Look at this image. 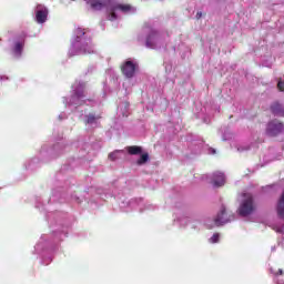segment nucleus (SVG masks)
I'll list each match as a JSON object with an SVG mask.
<instances>
[{
  "label": "nucleus",
  "mask_w": 284,
  "mask_h": 284,
  "mask_svg": "<svg viewBox=\"0 0 284 284\" xmlns=\"http://www.w3.org/2000/svg\"><path fill=\"white\" fill-rule=\"evenodd\" d=\"M256 210V204L254 203V196L251 193H245L243 195L242 203L239 207L240 216H250Z\"/></svg>",
  "instance_id": "obj_1"
},
{
  "label": "nucleus",
  "mask_w": 284,
  "mask_h": 284,
  "mask_svg": "<svg viewBox=\"0 0 284 284\" xmlns=\"http://www.w3.org/2000/svg\"><path fill=\"white\" fill-rule=\"evenodd\" d=\"M112 1L111 0H91L92 10H103V8H108L110 11L108 16L109 21H116V10H112Z\"/></svg>",
  "instance_id": "obj_2"
},
{
  "label": "nucleus",
  "mask_w": 284,
  "mask_h": 284,
  "mask_svg": "<svg viewBox=\"0 0 284 284\" xmlns=\"http://www.w3.org/2000/svg\"><path fill=\"white\" fill-rule=\"evenodd\" d=\"M234 219V215L231 213H227V210L224 205H222L220 212L216 214L214 219V223L217 227H221V225H225L226 223H230Z\"/></svg>",
  "instance_id": "obj_3"
},
{
  "label": "nucleus",
  "mask_w": 284,
  "mask_h": 284,
  "mask_svg": "<svg viewBox=\"0 0 284 284\" xmlns=\"http://www.w3.org/2000/svg\"><path fill=\"white\" fill-rule=\"evenodd\" d=\"M284 130V125L278 120H272L267 123L266 134L267 136H278Z\"/></svg>",
  "instance_id": "obj_4"
},
{
  "label": "nucleus",
  "mask_w": 284,
  "mask_h": 284,
  "mask_svg": "<svg viewBox=\"0 0 284 284\" xmlns=\"http://www.w3.org/2000/svg\"><path fill=\"white\" fill-rule=\"evenodd\" d=\"M121 72L126 79H132L136 73V63H133L132 60H128L121 65Z\"/></svg>",
  "instance_id": "obj_5"
},
{
  "label": "nucleus",
  "mask_w": 284,
  "mask_h": 284,
  "mask_svg": "<svg viewBox=\"0 0 284 284\" xmlns=\"http://www.w3.org/2000/svg\"><path fill=\"white\" fill-rule=\"evenodd\" d=\"M37 23H45L48 21V8L39 4L36 11Z\"/></svg>",
  "instance_id": "obj_6"
},
{
  "label": "nucleus",
  "mask_w": 284,
  "mask_h": 284,
  "mask_svg": "<svg viewBox=\"0 0 284 284\" xmlns=\"http://www.w3.org/2000/svg\"><path fill=\"white\" fill-rule=\"evenodd\" d=\"M211 183L214 187H223L225 185V174L221 171L214 172Z\"/></svg>",
  "instance_id": "obj_7"
},
{
  "label": "nucleus",
  "mask_w": 284,
  "mask_h": 284,
  "mask_svg": "<svg viewBox=\"0 0 284 284\" xmlns=\"http://www.w3.org/2000/svg\"><path fill=\"white\" fill-rule=\"evenodd\" d=\"M271 112L275 116H284V106L280 102H274L271 104Z\"/></svg>",
  "instance_id": "obj_8"
},
{
  "label": "nucleus",
  "mask_w": 284,
  "mask_h": 284,
  "mask_svg": "<svg viewBox=\"0 0 284 284\" xmlns=\"http://www.w3.org/2000/svg\"><path fill=\"white\" fill-rule=\"evenodd\" d=\"M126 152L131 154V156H136L143 152L141 146L132 145L126 148Z\"/></svg>",
  "instance_id": "obj_9"
},
{
  "label": "nucleus",
  "mask_w": 284,
  "mask_h": 284,
  "mask_svg": "<svg viewBox=\"0 0 284 284\" xmlns=\"http://www.w3.org/2000/svg\"><path fill=\"white\" fill-rule=\"evenodd\" d=\"M112 10H121V12H130L132 10V7L130 4H112Z\"/></svg>",
  "instance_id": "obj_10"
},
{
  "label": "nucleus",
  "mask_w": 284,
  "mask_h": 284,
  "mask_svg": "<svg viewBox=\"0 0 284 284\" xmlns=\"http://www.w3.org/2000/svg\"><path fill=\"white\" fill-rule=\"evenodd\" d=\"M149 160H150V155L148 153H144L138 160V165H143V164L148 163Z\"/></svg>",
  "instance_id": "obj_11"
},
{
  "label": "nucleus",
  "mask_w": 284,
  "mask_h": 284,
  "mask_svg": "<svg viewBox=\"0 0 284 284\" xmlns=\"http://www.w3.org/2000/svg\"><path fill=\"white\" fill-rule=\"evenodd\" d=\"M119 152H121V151L116 150V151H113V152L109 153V160L110 161L119 160Z\"/></svg>",
  "instance_id": "obj_12"
},
{
  "label": "nucleus",
  "mask_w": 284,
  "mask_h": 284,
  "mask_svg": "<svg viewBox=\"0 0 284 284\" xmlns=\"http://www.w3.org/2000/svg\"><path fill=\"white\" fill-rule=\"evenodd\" d=\"M97 119H101V116L95 118L94 114H89V115H87V123H89V124L94 123L97 121Z\"/></svg>",
  "instance_id": "obj_13"
},
{
  "label": "nucleus",
  "mask_w": 284,
  "mask_h": 284,
  "mask_svg": "<svg viewBox=\"0 0 284 284\" xmlns=\"http://www.w3.org/2000/svg\"><path fill=\"white\" fill-rule=\"evenodd\" d=\"M75 34H77V39H79L80 37L85 36V29L78 28V29L75 30Z\"/></svg>",
  "instance_id": "obj_14"
},
{
  "label": "nucleus",
  "mask_w": 284,
  "mask_h": 284,
  "mask_svg": "<svg viewBox=\"0 0 284 284\" xmlns=\"http://www.w3.org/2000/svg\"><path fill=\"white\" fill-rule=\"evenodd\" d=\"M221 235L219 233L213 234V236L210 239V243H219Z\"/></svg>",
  "instance_id": "obj_15"
},
{
  "label": "nucleus",
  "mask_w": 284,
  "mask_h": 284,
  "mask_svg": "<svg viewBox=\"0 0 284 284\" xmlns=\"http://www.w3.org/2000/svg\"><path fill=\"white\" fill-rule=\"evenodd\" d=\"M271 273H273L274 276H283V268H278L277 271H274V268H271Z\"/></svg>",
  "instance_id": "obj_16"
},
{
  "label": "nucleus",
  "mask_w": 284,
  "mask_h": 284,
  "mask_svg": "<svg viewBox=\"0 0 284 284\" xmlns=\"http://www.w3.org/2000/svg\"><path fill=\"white\" fill-rule=\"evenodd\" d=\"M151 39H152L151 36H149L148 39H146V47L148 48H154V44H152Z\"/></svg>",
  "instance_id": "obj_17"
},
{
  "label": "nucleus",
  "mask_w": 284,
  "mask_h": 284,
  "mask_svg": "<svg viewBox=\"0 0 284 284\" xmlns=\"http://www.w3.org/2000/svg\"><path fill=\"white\" fill-rule=\"evenodd\" d=\"M75 97H77V99H83V97H85V94L83 93V91H81V92L77 91Z\"/></svg>",
  "instance_id": "obj_18"
},
{
  "label": "nucleus",
  "mask_w": 284,
  "mask_h": 284,
  "mask_svg": "<svg viewBox=\"0 0 284 284\" xmlns=\"http://www.w3.org/2000/svg\"><path fill=\"white\" fill-rule=\"evenodd\" d=\"M201 17H203V13L197 12V13H196V19H201Z\"/></svg>",
  "instance_id": "obj_19"
},
{
  "label": "nucleus",
  "mask_w": 284,
  "mask_h": 284,
  "mask_svg": "<svg viewBox=\"0 0 284 284\" xmlns=\"http://www.w3.org/2000/svg\"><path fill=\"white\" fill-rule=\"evenodd\" d=\"M16 50H21V43L16 44Z\"/></svg>",
  "instance_id": "obj_20"
}]
</instances>
